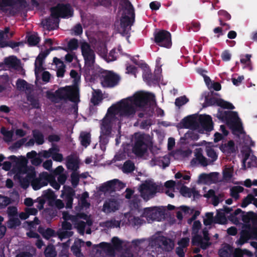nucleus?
<instances>
[{"label": "nucleus", "mask_w": 257, "mask_h": 257, "mask_svg": "<svg viewBox=\"0 0 257 257\" xmlns=\"http://www.w3.org/2000/svg\"><path fill=\"white\" fill-rule=\"evenodd\" d=\"M148 102L155 103L154 95L148 92L139 91L133 96L121 100L119 102L108 108L102 120L100 136H107L110 133L113 123L119 117H132L139 109H144Z\"/></svg>", "instance_id": "obj_1"}, {"label": "nucleus", "mask_w": 257, "mask_h": 257, "mask_svg": "<svg viewBox=\"0 0 257 257\" xmlns=\"http://www.w3.org/2000/svg\"><path fill=\"white\" fill-rule=\"evenodd\" d=\"M27 160L24 157H20L17 159L16 167L14 172L16 176L17 177L20 181L23 183H26L27 186L29 181H31V185L33 188L35 190H39L43 186H46L51 179L50 174L47 172L41 173L38 178L33 179L36 175L34 169L32 167L27 168Z\"/></svg>", "instance_id": "obj_2"}, {"label": "nucleus", "mask_w": 257, "mask_h": 257, "mask_svg": "<svg viewBox=\"0 0 257 257\" xmlns=\"http://www.w3.org/2000/svg\"><path fill=\"white\" fill-rule=\"evenodd\" d=\"M139 215L146 218L147 220L150 222L157 219L161 215V212L156 207L146 208L143 210H141L138 203H133L131 205L130 212L126 214L125 216L127 218L130 224L138 225L143 223V221L138 216H137Z\"/></svg>", "instance_id": "obj_3"}, {"label": "nucleus", "mask_w": 257, "mask_h": 257, "mask_svg": "<svg viewBox=\"0 0 257 257\" xmlns=\"http://www.w3.org/2000/svg\"><path fill=\"white\" fill-rule=\"evenodd\" d=\"M121 2L122 8L120 12L122 16L117 29L120 33H127L134 22L135 12L133 6L127 0H121Z\"/></svg>", "instance_id": "obj_4"}, {"label": "nucleus", "mask_w": 257, "mask_h": 257, "mask_svg": "<svg viewBox=\"0 0 257 257\" xmlns=\"http://www.w3.org/2000/svg\"><path fill=\"white\" fill-rule=\"evenodd\" d=\"M72 15V11L69 5H58L51 9V16L42 21L44 27L48 30L53 29L57 26L58 17L66 18Z\"/></svg>", "instance_id": "obj_5"}, {"label": "nucleus", "mask_w": 257, "mask_h": 257, "mask_svg": "<svg viewBox=\"0 0 257 257\" xmlns=\"http://www.w3.org/2000/svg\"><path fill=\"white\" fill-rule=\"evenodd\" d=\"M62 217L65 220H71L75 228H76L81 234H83L85 228L87 234L91 233L89 226L92 224V221L90 217L84 214H78L76 216H72L68 214L66 212H63Z\"/></svg>", "instance_id": "obj_6"}, {"label": "nucleus", "mask_w": 257, "mask_h": 257, "mask_svg": "<svg viewBox=\"0 0 257 257\" xmlns=\"http://www.w3.org/2000/svg\"><path fill=\"white\" fill-rule=\"evenodd\" d=\"M186 121L188 122L185 125L186 127H191L195 131L201 134L204 133L205 131H211L213 129L211 118L207 115H200L196 119L188 117Z\"/></svg>", "instance_id": "obj_7"}, {"label": "nucleus", "mask_w": 257, "mask_h": 257, "mask_svg": "<svg viewBox=\"0 0 257 257\" xmlns=\"http://www.w3.org/2000/svg\"><path fill=\"white\" fill-rule=\"evenodd\" d=\"M80 46L85 61V67L89 68L93 66L95 62L94 51L88 43L84 41L80 42Z\"/></svg>", "instance_id": "obj_8"}, {"label": "nucleus", "mask_w": 257, "mask_h": 257, "mask_svg": "<svg viewBox=\"0 0 257 257\" xmlns=\"http://www.w3.org/2000/svg\"><path fill=\"white\" fill-rule=\"evenodd\" d=\"M56 94L61 98L69 99L73 102H77L79 100L78 89L76 86H67L60 88L56 92Z\"/></svg>", "instance_id": "obj_9"}, {"label": "nucleus", "mask_w": 257, "mask_h": 257, "mask_svg": "<svg viewBox=\"0 0 257 257\" xmlns=\"http://www.w3.org/2000/svg\"><path fill=\"white\" fill-rule=\"evenodd\" d=\"M134 141L133 152L138 156H143L147 150V145L144 135L139 134H135Z\"/></svg>", "instance_id": "obj_10"}, {"label": "nucleus", "mask_w": 257, "mask_h": 257, "mask_svg": "<svg viewBox=\"0 0 257 257\" xmlns=\"http://www.w3.org/2000/svg\"><path fill=\"white\" fill-rule=\"evenodd\" d=\"M155 41L160 46L170 47L171 45L170 33L165 30H160L155 35Z\"/></svg>", "instance_id": "obj_11"}, {"label": "nucleus", "mask_w": 257, "mask_h": 257, "mask_svg": "<svg viewBox=\"0 0 257 257\" xmlns=\"http://www.w3.org/2000/svg\"><path fill=\"white\" fill-rule=\"evenodd\" d=\"M140 191L142 197L145 200H148L156 192L157 187L151 181L146 182L141 186Z\"/></svg>", "instance_id": "obj_12"}, {"label": "nucleus", "mask_w": 257, "mask_h": 257, "mask_svg": "<svg viewBox=\"0 0 257 257\" xmlns=\"http://www.w3.org/2000/svg\"><path fill=\"white\" fill-rule=\"evenodd\" d=\"M203 237L199 235H195L193 237L192 243L193 245H199L202 249H206L211 244L210 242V238L208 236V231L205 229L203 230Z\"/></svg>", "instance_id": "obj_13"}, {"label": "nucleus", "mask_w": 257, "mask_h": 257, "mask_svg": "<svg viewBox=\"0 0 257 257\" xmlns=\"http://www.w3.org/2000/svg\"><path fill=\"white\" fill-rule=\"evenodd\" d=\"M118 80V77L111 72H104L102 74L101 84L104 87H112Z\"/></svg>", "instance_id": "obj_14"}, {"label": "nucleus", "mask_w": 257, "mask_h": 257, "mask_svg": "<svg viewBox=\"0 0 257 257\" xmlns=\"http://www.w3.org/2000/svg\"><path fill=\"white\" fill-rule=\"evenodd\" d=\"M153 238L155 241V244L161 246L166 251H171L174 247V242L170 239L162 236L155 237Z\"/></svg>", "instance_id": "obj_15"}, {"label": "nucleus", "mask_w": 257, "mask_h": 257, "mask_svg": "<svg viewBox=\"0 0 257 257\" xmlns=\"http://www.w3.org/2000/svg\"><path fill=\"white\" fill-rule=\"evenodd\" d=\"M249 239H257V229L255 228L249 229L248 231L243 230L241 234L239 239L236 241L238 245H242Z\"/></svg>", "instance_id": "obj_16"}, {"label": "nucleus", "mask_w": 257, "mask_h": 257, "mask_svg": "<svg viewBox=\"0 0 257 257\" xmlns=\"http://www.w3.org/2000/svg\"><path fill=\"white\" fill-rule=\"evenodd\" d=\"M120 202L115 199L111 198L105 201L103 204L102 210L105 213H110L118 210Z\"/></svg>", "instance_id": "obj_17"}, {"label": "nucleus", "mask_w": 257, "mask_h": 257, "mask_svg": "<svg viewBox=\"0 0 257 257\" xmlns=\"http://www.w3.org/2000/svg\"><path fill=\"white\" fill-rule=\"evenodd\" d=\"M74 190L70 187L64 186L62 191L61 197L66 202V207L71 208L73 201V197L74 195Z\"/></svg>", "instance_id": "obj_18"}, {"label": "nucleus", "mask_w": 257, "mask_h": 257, "mask_svg": "<svg viewBox=\"0 0 257 257\" xmlns=\"http://www.w3.org/2000/svg\"><path fill=\"white\" fill-rule=\"evenodd\" d=\"M244 156L243 163L247 164L249 167L255 166L257 165V158L251 153L250 149L247 147L245 150H242Z\"/></svg>", "instance_id": "obj_19"}, {"label": "nucleus", "mask_w": 257, "mask_h": 257, "mask_svg": "<svg viewBox=\"0 0 257 257\" xmlns=\"http://www.w3.org/2000/svg\"><path fill=\"white\" fill-rule=\"evenodd\" d=\"M52 50V48L48 49L46 52L41 53L37 57L35 61V74L36 77H38L39 74L43 70V63L44 59Z\"/></svg>", "instance_id": "obj_20"}, {"label": "nucleus", "mask_w": 257, "mask_h": 257, "mask_svg": "<svg viewBox=\"0 0 257 257\" xmlns=\"http://www.w3.org/2000/svg\"><path fill=\"white\" fill-rule=\"evenodd\" d=\"M218 173L212 172L209 174L202 173L199 176V183L208 184L217 181Z\"/></svg>", "instance_id": "obj_21"}, {"label": "nucleus", "mask_w": 257, "mask_h": 257, "mask_svg": "<svg viewBox=\"0 0 257 257\" xmlns=\"http://www.w3.org/2000/svg\"><path fill=\"white\" fill-rule=\"evenodd\" d=\"M71 228L72 225L70 223L66 221L63 222L62 228L57 232L58 235L60 239L62 240L63 238L72 235V232L68 231V230H70Z\"/></svg>", "instance_id": "obj_22"}, {"label": "nucleus", "mask_w": 257, "mask_h": 257, "mask_svg": "<svg viewBox=\"0 0 257 257\" xmlns=\"http://www.w3.org/2000/svg\"><path fill=\"white\" fill-rule=\"evenodd\" d=\"M197 162L203 166H206L208 165L207 159L202 155L201 149L195 150V158L192 160L191 163L192 165H195Z\"/></svg>", "instance_id": "obj_23"}, {"label": "nucleus", "mask_w": 257, "mask_h": 257, "mask_svg": "<svg viewBox=\"0 0 257 257\" xmlns=\"http://www.w3.org/2000/svg\"><path fill=\"white\" fill-rule=\"evenodd\" d=\"M13 35V33H9V28L8 27L6 28L4 31L0 30V47L7 46V40L12 37Z\"/></svg>", "instance_id": "obj_24"}, {"label": "nucleus", "mask_w": 257, "mask_h": 257, "mask_svg": "<svg viewBox=\"0 0 257 257\" xmlns=\"http://www.w3.org/2000/svg\"><path fill=\"white\" fill-rule=\"evenodd\" d=\"M180 193L185 197H191L192 196L194 198L197 197L199 195L198 192L194 188H189L186 186H182L180 190Z\"/></svg>", "instance_id": "obj_25"}, {"label": "nucleus", "mask_w": 257, "mask_h": 257, "mask_svg": "<svg viewBox=\"0 0 257 257\" xmlns=\"http://www.w3.org/2000/svg\"><path fill=\"white\" fill-rule=\"evenodd\" d=\"M225 212L228 213L229 209L226 208L225 210L218 211L214 218V222L219 224H225L227 220L225 217Z\"/></svg>", "instance_id": "obj_26"}, {"label": "nucleus", "mask_w": 257, "mask_h": 257, "mask_svg": "<svg viewBox=\"0 0 257 257\" xmlns=\"http://www.w3.org/2000/svg\"><path fill=\"white\" fill-rule=\"evenodd\" d=\"M107 190H119L124 187V184L119 181L118 180L110 181L106 184Z\"/></svg>", "instance_id": "obj_27"}, {"label": "nucleus", "mask_w": 257, "mask_h": 257, "mask_svg": "<svg viewBox=\"0 0 257 257\" xmlns=\"http://www.w3.org/2000/svg\"><path fill=\"white\" fill-rule=\"evenodd\" d=\"M5 63L9 67L18 69L20 67V62L15 56H10L5 59Z\"/></svg>", "instance_id": "obj_28"}, {"label": "nucleus", "mask_w": 257, "mask_h": 257, "mask_svg": "<svg viewBox=\"0 0 257 257\" xmlns=\"http://www.w3.org/2000/svg\"><path fill=\"white\" fill-rule=\"evenodd\" d=\"M220 150L225 154L229 155L235 151V147L233 142L230 141L227 143L222 145Z\"/></svg>", "instance_id": "obj_29"}, {"label": "nucleus", "mask_w": 257, "mask_h": 257, "mask_svg": "<svg viewBox=\"0 0 257 257\" xmlns=\"http://www.w3.org/2000/svg\"><path fill=\"white\" fill-rule=\"evenodd\" d=\"M224 113L225 115L223 117L225 119L237 124L240 123V119L238 117L237 112L235 111H225Z\"/></svg>", "instance_id": "obj_30"}, {"label": "nucleus", "mask_w": 257, "mask_h": 257, "mask_svg": "<svg viewBox=\"0 0 257 257\" xmlns=\"http://www.w3.org/2000/svg\"><path fill=\"white\" fill-rule=\"evenodd\" d=\"M17 89L20 91L29 92L32 89L31 85L23 79H18L16 82Z\"/></svg>", "instance_id": "obj_31"}, {"label": "nucleus", "mask_w": 257, "mask_h": 257, "mask_svg": "<svg viewBox=\"0 0 257 257\" xmlns=\"http://www.w3.org/2000/svg\"><path fill=\"white\" fill-rule=\"evenodd\" d=\"M175 184V182L172 180L167 181L165 184V193L171 198L174 196L173 192L174 191Z\"/></svg>", "instance_id": "obj_32"}, {"label": "nucleus", "mask_w": 257, "mask_h": 257, "mask_svg": "<svg viewBox=\"0 0 257 257\" xmlns=\"http://www.w3.org/2000/svg\"><path fill=\"white\" fill-rule=\"evenodd\" d=\"M232 248L228 244H224L219 251L220 257H231Z\"/></svg>", "instance_id": "obj_33"}, {"label": "nucleus", "mask_w": 257, "mask_h": 257, "mask_svg": "<svg viewBox=\"0 0 257 257\" xmlns=\"http://www.w3.org/2000/svg\"><path fill=\"white\" fill-rule=\"evenodd\" d=\"M53 62L57 68V75L59 77H62L64 72V65L62 61L57 58H54Z\"/></svg>", "instance_id": "obj_34"}, {"label": "nucleus", "mask_w": 257, "mask_h": 257, "mask_svg": "<svg viewBox=\"0 0 257 257\" xmlns=\"http://www.w3.org/2000/svg\"><path fill=\"white\" fill-rule=\"evenodd\" d=\"M250 203H252L257 207V199L254 198L253 195L249 194L243 200L241 206L244 208Z\"/></svg>", "instance_id": "obj_35"}, {"label": "nucleus", "mask_w": 257, "mask_h": 257, "mask_svg": "<svg viewBox=\"0 0 257 257\" xmlns=\"http://www.w3.org/2000/svg\"><path fill=\"white\" fill-rule=\"evenodd\" d=\"M192 212L193 210L192 209L186 206H182L179 210L177 212V217L179 220H181L183 216Z\"/></svg>", "instance_id": "obj_36"}, {"label": "nucleus", "mask_w": 257, "mask_h": 257, "mask_svg": "<svg viewBox=\"0 0 257 257\" xmlns=\"http://www.w3.org/2000/svg\"><path fill=\"white\" fill-rule=\"evenodd\" d=\"M80 140L81 145L85 147H87L90 143V135L87 132H82L80 134Z\"/></svg>", "instance_id": "obj_37"}, {"label": "nucleus", "mask_w": 257, "mask_h": 257, "mask_svg": "<svg viewBox=\"0 0 257 257\" xmlns=\"http://www.w3.org/2000/svg\"><path fill=\"white\" fill-rule=\"evenodd\" d=\"M82 242L81 240H76L74 242V244L71 247L72 251L76 257H83V255L80 252V249Z\"/></svg>", "instance_id": "obj_38"}, {"label": "nucleus", "mask_w": 257, "mask_h": 257, "mask_svg": "<svg viewBox=\"0 0 257 257\" xmlns=\"http://www.w3.org/2000/svg\"><path fill=\"white\" fill-rule=\"evenodd\" d=\"M97 250L100 251H103L105 252L109 255H112L113 252V248L110 244L106 243H100Z\"/></svg>", "instance_id": "obj_39"}, {"label": "nucleus", "mask_w": 257, "mask_h": 257, "mask_svg": "<svg viewBox=\"0 0 257 257\" xmlns=\"http://www.w3.org/2000/svg\"><path fill=\"white\" fill-rule=\"evenodd\" d=\"M243 188L239 186H235L230 189V195L232 197L234 198L235 200L239 198V193L243 191Z\"/></svg>", "instance_id": "obj_40"}, {"label": "nucleus", "mask_w": 257, "mask_h": 257, "mask_svg": "<svg viewBox=\"0 0 257 257\" xmlns=\"http://www.w3.org/2000/svg\"><path fill=\"white\" fill-rule=\"evenodd\" d=\"M42 197L45 198L49 201L50 205H52L53 201L56 199L57 196L55 195L54 192L50 190H47L43 192Z\"/></svg>", "instance_id": "obj_41"}, {"label": "nucleus", "mask_w": 257, "mask_h": 257, "mask_svg": "<svg viewBox=\"0 0 257 257\" xmlns=\"http://www.w3.org/2000/svg\"><path fill=\"white\" fill-rule=\"evenodd\" d=\"M39 230L43 237L47 239L55 235V231L50 228H47L46 229L39 228Z\"/></svg>", "instance_id": "obj_42"}, {"label": "nucleus", "mask_w": 257, "mask_h": 257, "mask_svg": "<svg viewBox=\"0 0 257 257\" xmlns=\"http://www.w3.org/2000/svg\"><path fill=\"white\" fill-rule=\"evenodd\" d=\"M215 103L216 105L225 108L232 109L234 108L232 104L228 102L225 101L221 99H218L215 100Z\"/></svg>", "instance_id": "obj_43"}, {"label": "nucleus", "mask_w": 257, "mask_h": 257, "mask_svg": "<svg viewBox=\"0 0 257 257\" xmlns=\"http://www.w3.org/2000/svg\"><path fill=\"white\" fill-rule=\"evenodd\" d=\"M203 222L206 226L210 225L212 223L214 222L213 214L211 212L206 213L203 218Z\"/></svg>", "instance_id": "obj_44"}, {"label": "nucleus", "mask_w": 257, "mask_h": 257, "mask_svg": "<svg viewBox=\"0 0 257 257\" xmlns=\"http://www.w3.org/2000/svg\"><path fill=\"white\" fill-rule=\"evenodd\" d=\"M67 166L69 169L76 171L78 168V161L76 159H69L67 163Z\"/></svg>", "instance_id": "obj_45"}, {"label": "nucleus", "mask_w": 257, "mask_h": 257, "mask_svg": "<svg viewBox=\"0 0 257 257\" xmlns=\"http://www.w3.org/2000/svg\"><path fill=\"white\" fill-rule=\"evenodd\" d=\"M233 173L232 167H226L223 170V177L225 180H230L232 177Z\"/></svg>", "instance_id": "obj_46"}, {"label": "nucleus", "mask_w": 257, "mask_h": 257, "mask_svg": "<svg viewBox=\"0 0 257 257\" xmlns=\"http://www.w3.org/2000/svg\"><path fill=\"white\" fill-rule=\"evenodd\" d=\"M206 153L208 157L211 159L212 162H214L217 159V155L212 148L209 146L206 147Z\"/></svg>", "instance_id": "obj_47"}, {"label": "nucleus", "mask_w": 257, "mask_h": 257, "mask_svg": "<svg viewBox=\"0 0 257 257\" xmlns=\"http://www.w3.org/2000/svg\"><path fill=\"white\" fill-rule=\"evenodd\" d=\"M45 254L46 257H55L56 251L53 245H48L45 249Z\"/></svg>", "instance_id": "obj_48"}, {"label": "nucleus", "mask_w": 257, "mask_h": 257, "mask_svg": "<svg viewBox=\"0 0 257 257\" xmlns=\"http://www.w3.org/2000/svg\"><path fill=\"white\" fill-rule=\"evenodd\" d=\"M28 42L30 45L35 46L39 43V38L37 34H31L28 37Z\"/></svg>", "instance_id": "obj_49"}, {"label": "nucleus", "mask_w": 257, "mask_h": 257, "mask_svg": "<svg viewBox=\"0 0 257 257\" xmlns=\"http://www.w3.org/2000/svg\"><path fill=\"white\" fill-rule=\"evenodd\" d=\"M33 136L38 144L41 145L44 143L43 136L39 131H34L33 132Z\"/></svg>", "instance_id": "obj_50"}, {"label": "nucleus", "mask_w": 257, "mask_h": 257, "mask_svg": "<svg viewBox=\"0 0 257 257\" xmlns=\"http://www.w3.org/2000/svg\"><path fill=\"white\" fill-rule=\"evenodd\" d=\"M134 165L131 162H126L124 163L122 168V171L125 173H130L134 169Z\"/></svg>", "instance_id": "obj_51"}, {"label": "nucleus", "mask_w": 257, "mask_h": 257, "mask_svg": "<svg viewBox=\"0 0 257 257\" xmlns=\"http://www.w3.org/2000/svg\"><path fill=\"white\" fill-rule=\"evenodd\" d=\"M1 133L4 136V139L6 142L12 141L13 133L11 132L7 131L5 128H2Z\"/></svg>", "instance_id": "obj_52"}, {"label": "nucleus", "mask_w": 257, "mask_h": 257, "mask_svg": "<svg viewBox=\"0 0 257 257\" xmlns=\"http://www.w3.org/2000/svg\"><path fill=\"white\" fill-rule=\"evenodd\" d=\"M161 163L163 167H166L169 165V160L168 157L165 156L160 158L159 161L155 163L156 165L161 166Z\"/></svg>", "instance_id": "obj_53"}, {"label": "nucleus", "mask_w": 257, "mask_h": 257, "mask_svg": "<svg viewBox=\"0 0 257 257\" xmlns=\"http://www.w3.org/2000/svg\"><path fill=\"white\" fill-rule=\"evenodd\" d=\"M101 94L99 91H94L93 93V96L91 101L94 104L98 103V101L101 99Z\"/></svg>", "instance_id": "obj_54"}, {"label": "nucleus", "mask_w": 257, "mask_h": 257, "mask_svg": "<svg viewBox=\"0 0 257 257\" xmlns=\"http://www.w3.org/2000/svg\"><path fill=\"white\" fill-rule=\"evenodd\" d=\"M189 241L190 238L189 237H183L178 241V244L181 247L185 248L188 245Z\"/></svg>", "instance_id": "obj_55"}, {"label": "nucleus", "mask_w": 257, "mask_h": 257, "mask_svg": "<svg viewBox=\"0 0 257 257\" xmlns=\"http://www.w3.org/2000/svg\"><path fill=\"white\" fill-rule=\"evenodd\" d=\"M53 151H57V148H53L50 149L48 151H44L42 152L40 154L42 156L45 158H48L49 157H52V154Z\"/></svg>", "instance_id": "obj_56"}, {"label": "nucleus", "mask_w": 257, "mask_h": 257, "mask_svg": "<svg viewBox=\"0 0 257 257\" xmlns=\"http://www.w3.org/2000/svg\"><path fill=\"white\" fill-rule=\"evenodd\" d=\"M68 48L71 50H76L78 47V41L76 39L71 40L68 43Z\"/></svg>", "instance_id": "obj_57"}, {"label": "nucleus", "mask_w": 257, "mask_h": 257, "mask_svg": "<svg viewBox=\"0 0 257 257\" xmlns=\"http://www.w3.org/2000/svg\"><path fill=\"white\" fill-rule=\"evenodd\" d=\"M188 101V99L185 96H182L176 99L175 104L180 106L185 104Z\"/></svg>", "instance_id": "obj_58"}, {"label": "nucleus", "mask_w": 257, "mask_h": 257, "mask_svg": "<svg viewBox=\"0 0 257 257\" xmlns=\"http://www.w3.org/2000/svg\"><path fill=\"white\" fill-rule=\"evenodd\" d=\"M51 177V179L49 180L48 183H49L51 186L53 187L54 189L56 190H58L60 188V185L56 181L55 178L53 176L50 175Z\"/></svg>", "instance_id": "obj_59"}, {"label": "nucleus", "mask_w": 257, "mask_h": 257, "mask_svg": "<svg viewBox=\"0 0 257 257\" xmlns=\"http://www.w3.org/2000/svg\"><path fill=\"white\" fill-rule=\"evenodd\" d=\"M21 224V222L18 218H13L9 222V226L11 228L16 227Z\"/></svg>", "instance_id": "obj_60"}, {"label": "nucleus", "mask_w": 257, "mask_h": 257, "mask_svg": "<svg viewBox=\"0 0 257 257\" xmlns=\"http://www.w3.org/2000/svg\"><path fill=\"white\" fill-rule=\"evenodd\" d=\"M71 182L74 187H75L79 181V175L77 173L74 172L71 176Z\"/></svg>", "instance_id": "obj_61"}, {"label": "nucleus", "mask_w": 257, "mask_h": 257, "mask_svg": "<svg viewBox=\"0 0 257 257\" xmlns=\"http://www.w3.org/2000/svg\"><path fill=\"white\" fill-rule=\"evenodd\" d=\"M58 150L57 149V151H53L52 154V158L54 161L61 162L63 160V156L61 154L58 153Z\"/></svg>", "instance_id": "obj_62"}, {"label": "nucleus", "mask_w": 257, "mask_h": 257, "mask_svg": "<svg viewBox=\"0 0 257 257\" xmlns=\"http://www.w3.org/2000/svg\"><path fill=\"white\" fill-rule=\"evenodd\" d=\"M201 226V224L200 221H195L193 223L192 226V232L194 234L198 233Z\"/></svg>", "instance_id": "obj_63"}, {"label": "nucleus", "mask_w": 257, "mask_h": 257, "mask_svg": "<svg viewBox=\"0 0 257 257\" xmlns=\"http://www.w3.org/2000/svg\"><path fill=\"white\" fill-rule=\"evenodd\" d=\"M10 203V200L8 198L0 196V207H3L7 206Z\"/></svg>", "instance_id": "obj_64"}]
</instances>
